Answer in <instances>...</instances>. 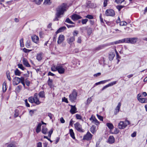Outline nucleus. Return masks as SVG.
I'll list each match as a JSON object with an SVG mask.
<instances>
[{"label":"nucleus","instance_id":"obj_1","mask_svg":"<svg viewBox=\"0 0 147 147\" xmlns=\"http://www.w3.org/2000/svg\"><path fill=\"white\" fill-rule=\"evenodd\" d=\"M66 10L67 5L66 4L63 3L59 6L56 9V13H57L58 16H59L60 15L63 14Z\"/></svg>","mask_w":147,"mask_h":147},{"label":"nucleus","instance_id":"obj_2","mask_svg":"<svg viewBox=\"0 0 147 147\" xmlns=\"http://www.w3.org/2000/svg\"><path fill=\"white\" fill-rule=\"evenodd\" d=\"M66 10L67 5L66 4L63 3L59 6L56 9V13H57L58 16H59L60 15L63 14Z\"/></svg>","mask_w":147,"mask_h":147},{"label":"nucleus","instance_id":"obj_3","mask_svg":"<svg viewBox=\"0 0 147 147\" xmlns=\"http://www.w3.org/2000/svg\"><path fill=\"white\" fill-rule=\"evenodd\" d=\"M77 96V93L76 91L74 90H73L72 93L69 95V99L71 102H74L76 99Z\"/></svg>","mask_w":147,"mask_h":147},{"label":"nucleus","instance_id":"obj_4","mask_svg":"<svg viewBox=\"0 0 147 147\" xmlns=\"http://www.w3.org/2000/svg\"><path fill=\"white\" fill-rule=\"evenodd\" d=\"M67 67H64L63 64L57 65V71L59 74H63Z\"/></svg>","mask_w":147,"mask_h":147},{"label":"nucleus","instance_id":"obj_5","mask_svg":"<svg viewBox=\"0 0 147 147\" xmlns=\"http://www.w3.org/2000/svg\"><path fill=\"white\" fill-rule=\"evenodd\" d=\"M105 15L107 16H114L115 13L113 10L111 9H107L105 13Z\"/></svg>","mask_w":147,"mask_h":147},{"label":"nucleus","instance_id":"obj_6","mask_svg":"<svg viewBox=\"0 0 147 147\" xmlns=\"http://www.w3.org/2000/svg\"><path fill=\"white\" fill-rule=\"evenodd\" d=\"M75 128L80 132H83L84 130L82 129V125L78 122H77L74 124Z\"/></svg>","mask_w":147,"mask_h":147},{"label":"nucleus","instance_id":"obj_7","mask_svg":"<svg viewBox=\"0 0 147 147\" xmlns=\"http://www.w3.org/2000/svg\"><path fill=\"white\" fill-rule=\"evenodd\" d=\"M21 77L20 78L17 77H14L13 80V85L16 86L18 84L21 82Z\"/></svg>","mask_w":147,"mask_h":147},{"label":"nucleus","instance_id":"obj_8","mask_svg":"<svg viewBox=\"0 0 147 147\" xmlns=\"http://www.w3.org/2000/svg\"><path fill=\"white\" fill-rule=\"evenodd\" d=\"M92 135L88 131L86 134L84 136L83 139V140H90L92 139Z\"/></svg>","mask_w":147,"mask_h":147},{"label":"nucleus","instance_id":"obj_9","mask_svg":"<svg viewBox=\"0 0 147 147\" xmlns=\"http://www.w3.org/2000/svg\"><path fill=\"white\" fill-rule=\"evenodd\" d=\"M34 102L36 105H38L40 103V102L38 97V94L37 93H35L34 95Z\"/></svg>","mask_w":147,"mask_h":147},{"label":"nucleus","instance_id":"obj_10","mask_svg":"<svg viewBox=\"0 0 147 147\" xmlns=\"http://www.w3.org/2000/svg\"><path fill=\"white\" fill-rule=\"evenodd\" d=\"M117 82V81H114L113 82L110 83H109L107 85H106L105 86H104L102 89L101 90V91H102L105 90V89L106 88H107L110 86H113L114 85H115L116 84Z\"/></svg>","mask_w":147,"mask_h":147},{"label":"nucleus","instance_id":"obj_11","mask_svg":"<svg viewBox=\"0 0 147 147\" xmlns=\"http://www.w3.org/2000/svg\"><path fill=\"white\" fill-rule=\"evenodd\" d=\"M64 36L63 35H60L58 38L57 43L58 44H61L64 40Z\"/></svg>","mask_w":147,"mask_h":147},{"label":"nucleus","instance_id":"obj_12","mask_svg":"<svg viewBox=\"0 0 147 147\" xmlns=\"http://www.w3.org/2000/svg\"><path fill=\"white\" fill-rule=\"evenodd\" d=\"M82 17L79 15L76 14L73 15L71 17V19L74 21L76 20L80 19Z\"/></svg>","mask_w":147,"mask_h":147},{"label":"nucleus","instance_id":"obj_13","mask_svg":"<svg viewBox=\"0 0 147 147\" xmlns=\"http://www.w3.org/2000/svg\"><path fill=\"white\" fill-rule=\"evenodd\" d=\"M71 107V109L70 110V112L72 114H73L77 112V109L75 107V106H73L69 105Z\"/></svg>","mask_w":147,"mask_h":147},{"label":"nucleus","instance_id":"obj_14","mask_svg":"<svg viewBox=\"0 0 147 147\" xmlns=\"http://www.w3.org/2000/svg\"><path fill=\"white\" fill-rule=\"evenodd\" d=\"M126 124H124V122L121 121L118 124V127L120 129H124L126 127Z\"/></svg>","mask_w":147,"mask_h":147},{"label":"nucleus","instance_id":"obj_15","mask_svg":"<svg viewBox=\"0 0 147 147\" xmlns=\"http://www.w3.org/2000/svg\"><path fill=\"white\" fill-rule=\"evenodd\" d=\"M31 39L33 42L36 43H37L39 40L38 37L35 35L31 36Z\"/></svg>","mask_w":147,"mask_h":147},{"label":"nucleus","instance_id":"obj_16","mask_svg":"<svg viewBox=\"0 0 147 147\" xmlns=\"http://www.w3.org/2000/svg\"><path fill=\"white\" fill-rule=\"evenodd\" d=\"M121 105V103L120 102L119 103L117 106L116 107V109L115 110L114 114L116 115L117 113H118L119 111Z\"/></svg>","mask_w":147,"mask_h":147},{"label":"nucleus","instance_id":"obj_17","mask_svg":"<svg viewBox=\"0 0 147 147\" xmlns=\"http://www.w3.org/2000/svg\"><path fill=\"white\" fill-rule=\"evenodd\" d=\"M90 119V120H92V122L96 125H98L99 124V122L95 117H91Z\"/></svg>","mask_w":147,"mask_h":147},{"label":"nucleus","instance_id":"obj_18","mask_svg":"<svg viewBox=\"0 0 147 147\" xmlns=\"http://www.w3.org/2000/svg\"><path fill=\"white\" fill-rule=\"evenodd\" d=\"M75 40V37L71 36L67 39L68 43L70 45H71L73 42Z\"/></svg>","mask_w":147,"mask_h":147},{"label":"nucleus","instance_id":"obj_19","mask_svg":"<svg viewBox=\"0 0 147 147\" xmlns=\"http://www.w3.org/2000/svg\"><path fill=\"white\" fill-rule=\"evenodd\" d=\"M23 63L24 65L27 67H30V65L29 63L27 60L25 58H24L23 60Z\"/></svg>","mask_w":147,"mask_h":147},{"label":"nucleus","instance_id":"obj_20","mask_svg":"<svg viewBox=\"0 0 147 147\" xmlns=\"http://www.w3.org/2000/svg\"><path fill=\"white\" fill-rule=\"evenodd\" d=\"M115 142V139L113 136H110L109 138L108 142L110 144L113 143Z\"/></svg>","mask_w":147,"mask_h":147},{"label":"nucleus","instance_id":"obj_21","mask_svg":"<svg viewBox=\"0 0 147 147\" xmlns=\"http://www.w3.org/2000/svg\"><path fill=\"white\" fill-rule=\"evenodd\" d=\"M115 53L114 52H111L109 53V58L110 60H112L115 56Z\"/></svg>","mask_w":147,"mask_h":147},{"label":"nucleus","instance_id":"obj_22","mask_svg":"<svg viewBox=\"0 0 147 147\" xmlns=\"http://www.w3.org/2000/svg\"><path fill=\"white\" fill-rule=\"evenodd\" d=\"M66 28L65 26H62L56 32V34H58L59 32H61L63 31L66 29Z\"/></svg>","mask_w":147,"mask_h":147},{"label":"nucleus","instance_id":"obj_23","mask_svg":"<svg viewBox=\"0 0 147 147\" xmlns=\"http://www.w3.org/2000/svg\"><path fill=\"white\" fill-rule=\"evenodd\" d=\"M42 125L41 123H39L37 126L36 129V132L37 133H39L41 130V127Z\"/></svg>","mask_w":147,"mask_h":147},{"label":"nucleus","instance_id":"obj_24","mask_svg":"<svg viewBox=\"0 0 147 147\" xmlns=\"http://www.w3.org/2000/svg\"><path fill=\"white\" fill-rule=\"evenodd\" d=\"M137 39L136 38H130V43L134 44L136 43L137 41Z\"/></svg>","mask_w":147,"mask_h":147},{"label":"nucleus","instance_id":"obj_25","mask_svg":"<svg viewBox=\"0 0 147 147\" xmlns=\"http://www.w3.org/2000/svg\"><path fill=\"white\" fill-rule=\"evenodd\" d=\"M42 53H40L37 54L36 56V59L38 61H40L42 59Z\"/></svg>","mask_w":147,"mask_h":147},{"label":"nucleus","instance_id":"obj_26","mask_svg":"<svg viewBox=\"0 0 147 147\" xmlns=\"http://www.w3.org/2000/svg\"><path fill=\"white\" fill-rule=\"evenodd\" d=\"M6 83L4 82L3 84V92H5L7 89Z\"/></svg>","mask_w":147,"mask_h":147},{"label":"nucleus","instance_id":"obj_27","mask_svg":"<svg viewBox=\"0 0 147 147\" xmlns=\"http://www.w3.org/2000/svg\"><path fill=\"white\" fill-rule=\"evenodd\" d=\"M47 131V129L44 126H42V133L44 134H46Z\"/></svg>","mask_w":147,"mask_h":147},{"label":"nucleus","instance_id":"obj_28","mask_svg":"<svg viewBox=\"0 0 147 147\" xmlns=\"http://www.w3.org/2000/svg\"><path fill=\"white\" fill-rule=\"evenodd\" d=\"M69 133L70 135L71 136L73 139L75 138V137L74 136V134L73 131V130L72 129H69Z\"/></svg>","mask_w":147,"mask_h":147},{"label":"nucleus","instance_id":"obj_29","mask_svg":"<svg viewBox=\"0 0 147 147\" xmlns=\"http://www.w3.org/2000/svg\"><path fill=\"white\" fill-rule=\"evenodd\" d=\"M138 101L142 103H144L147 102V99L146 98H141L139 99Z\"/></svg>","mask_w":147,"mask_h":147},{"label":"nucleus","instance_id":"obj_30","mask_svg":"<svg viewBox=\"0 0 147 147\" xmlns=\"http://www.w3.org/2000/svg\"><path fill=\"white\" fill-rule=\"evenodd\" d=\"M48 85L51 88L53 87V80L52 79H51L50 78H49V79L48 81Z\"/></svg>","mask_w":147,"mask_h":147},{"label":"nucleus","instance_id":"obj_31","mask_svg":"<svg viewBox=\"0 0 147 147\" xmlns=\"http://www.w3.org/2000/svg\"><path fill=\"white\" fill-rule=\"evenodd\" d=\"M32 1L34 2L38 5H40L42 1L43 0H32Z\"/></svg>","mask_w":147,"mask_h":147},{"label":"nucleus","instance_id":"obj_32","mask_svg":"<svg viewBox=\"0 0 147 147\" xmlns=\"http://www.w3.org/2000/svg\"><path fill=\"white\" fill-rule=\"evenodd\" d=\"M106 125L110 129H112L114 128V126L111 123H107L106 124Z\"/></svg>","mask_w":147,"mask_h":147},{"label":"nucleus","instance_id":"obj_33","mask_svg":"<svg viewBox=\"0 0 147 147\" xmlns=\"http://www.w3.org/2000/svg\"><path fill=\"white\" fill-rule=\"evenodd\" d=\"M96 126L94 125H92L90 128V131L93 133H94L96 132Z\"/></svg>","mask_w":147,"mask_h":147},{"label":"nucleus","instance_id":"obj_34","mask_svg":"<svg viewBox=\"0 0 147 147\" xmlns=\"http://www.w3.org/2000/svg\"><path fill=\"white\" fill-rule=\"evenodd\" d=\"M14 117L16 118L18 116L19 114V110L18 109H15L14 111Z\"/></svg>","mask_w":147,"mask_h":147},{"label":"nucleus","instance_id":"obj_35","mask_svg":"<svg viewBox=\"0 0 147 147\" xmlns=\"http://www.w3.org/2000/svg\"><path fill=\"white\" fill-rule=\"evenodd\" d=\"M123 43H130V38H126L123 39Z\"/></svg>","mask_w":147,"mask_h":147},{"label":"nucleus","instance_id":"obj_36","mask_svg":"<svg viewBox=\"0 0 147 147\" xmlns=\"http://www.w3.org/2000/svg\"><path fill=\"white\" fill-rule=\"evenodd\" d=\"M15 75L18 76H20L21 74V72L18 69H16L14 71Z\"/></svg>","mask_w":147,"mask_h":147},{"label":"nucleus","instance_id":"obj_37","mask_svg":"<svg viewBox=\"0 0 147 147\" xmlns=\"http://www.w3.org/2000/svg\"><path fill=\"white\" fill-rule=\"evenodd\" d=\"M40 97L41 98H45L44 92L43 91L40 92L38 94Z\"/></svg>","mask_w":147,"mask_h":147},{"label":"nucleus","instance_id":"obj_38","mask_svg":"<svg viewBox=\"0 0 147 147\" xmlns=\"http://www.w3.org/2000/svg\"><path fill=\"white\" fill-rule=\"evenodd\" d=\"M34 97L32 96L29 97L28 98V100L29 102L31 103H34Z\"/></svg>","mask_w":147,"mask_h":147},{"label":"nucleus","instance_id":"obj_39","mask_svg":"<svg viewBox=\"0 0 147 147\" xmlns=\"http://www.w3.org/2000/svg\"><path fill=\"white\" fill-rule=\"evenodd\" d=\"M122 40H123V39H121V40H117V41H116L113 42V44H117L123 43V41Z\"/></svg>","mask_w":147,"mask_h":147},{"label":"nucleus","instance_id":"obj_40","mask_svg":"<svg viewBox=\"0 0 147 147\" xmlns=\"http://www.w3.org/2000/svg\"><path fill=\"white\" fill-rule=\"evenodd\" d=\"M57 65H54L51 68V70L52 71H57Z\"/></svg>","mask_w":147,"mask_h":147},{"label":"nucleus","instance_id":"obj_41","mask_svg":"<svg viewBox=\"0 0 147 147\" xmlns=\"http://www.w3.org/2000/svg\"><path fill=\"white\" fill-rule=\"evenodd\" d=\"M92 97H91L89 98L87 100L86 102V104L88 105L92 101Z\"/></svg>","mask_w":147,"mask_h":147},{"label":"nucleus","instance_id":"obj_42","mask_svg":"<svg viewBox=\"0 0 147 147\" xmlns=\"http://www.w3.org/2000/svg\"><path fill=\"white\" fill-rule=\"evenodd\" d=\"M23 41H24V40L23 38L21 39L20 40V47H23L24 46Z\"/></svg>","mask_w":147,"mask_h":147},{"label":"nucleus","instance_id":"obj_43","mask_svg":"<svg viewBox=\"0 0 147 147\" xmlns=\"http://www.w3.org/2000/svg\"><path fill=\"white\" fill-rule=\"evenodd\" d=\"M21 81L20 82L23 85L24 87H25V84L24 83V77H21Z\"/></svg>","mask_w":147,"mask_h":147},{"label":"nucleus","instance_id":"obj_44","mask_svg":"<svg viewBox=\"0 0 147 147\" xmlns=\"http://www.w3.org/2000/svg\"><path fill=\"white\" fill-rule=\"evenodd\" d=\"M18 66L19 68L22 70H24L25 69L22 64H19L18 65Z\"/></svg>","mask_w":147,"mask_h":147},{"label":"nucleus","instance_id":"obj_45","mask_svg":"<svg viewBox=\"0 0 147 147\" xmlns=\"http://www.w3.org/2000/svg\"><path fill=\"white\" fill-rule=\"evenodd\" d=\"M56 16L55 17V18L53 19L54 21H58L59 20L58 18H60L61 17L60 15L58 17L57 13H56Z\"/></svg>","mask_w":147,"mask_h":147},{"label":"nucleus","instance_id":"obj_46","mask_svg":"<svg viewBox=\"0 0 147 147\" xmlns=\"http://www.w3.org/2000/svg\"><path fill=\"white\" fill-rule=\"evenodd\" d=\"M88 20L87 19H82L81 20V22L82 24H86L88 22Z\"/></svg>","mask_w":147,"mask_h":147},{"label":"nucleus","instance_id":"obj_47","mask_svg":"<svg viewBox=\"0 0 147 147\" xmlns=\"http://www.w3.org/2000/svg\"><path fill=\"white\" fill-rule=\"evenodd\" d=\"M124 7V6L123 5H117L116 6V8L118 9L119 11H120L121 9Z\"/></svg>","mask_w":147,"mask_h":147},{"label":"nucleus","instance_id":"obj_48","mask_svg":"<svg viewBox=\"0 0 147 147\" xmlns=\"http://www.w3.org/2000/svg\"><path fill=\"white\" fill-rule=\"evenodd\" d=\"M127 23L125 21H122L120 22V25L121 26H126Z\"/></svg>","mask_w":147,"mask_h":147},{"label":"nucleus","instance_id":"obj_49","mask_svg":"<svg viewBox=\"0 0 147 147\" xmlns=\"http://www.w3.org/2000/svg\"><path fill=\"white\" fill-rule=\"evenodd\" d=\"M125 0H115V2L117 4H121Z\"/></svg>","mask_w":147,"mask_h":147},{"label":"nucleus","instance_id":"obj_50","mask_svg":"<svg viewBox=\"0 0 147 147\" xmlns=\"http://www.w3.org/2000/svg\"><path fill=\"white\" fill-rule=\"evenodd\" d=\"M92 32V28H89L87 30V33L88 35H90Z\"/></svg>","mask_w":147,"mask_h":147},{"label":"nucleus","instance_id":"obj_51","mask_svg":"<svg viewBox=\"0 0 147 147\" xmlns=\"http://www.w3.org/2000/svg\"><path fill=\"white\" fill-rule=\"evenodd\" d=\"M36 111V110H31L30 111L29 113L31 116H32L33 115L34 111Z\"/></svg>","mask_w":147,"mask_h":147},{"label":"nucleus","instance_id":"obj_52","mask_svg":"<svg viewBox=\"0 0 147 147\" xmlns=\"http://www.w3.org/2000/svg\"><path fill=\"white\" fill-rule=\"evenodd\" d=\"M30 45V42L29 41H27L25 45L26 47L27 48H29Z\"/></svg>","mask_w":147,"mask_h":147},{"label":"nucleus","instance_id":"obj_53","mask_svg":"<svg viewBox=\"0 0 147 147\" xmlns=\"http://www.w3.org/2000/svg\"><path fill=\"white\" fill-rule=\"evenodd\" d=\"M50 3V0H45L44 4L45 5H49Z\"/></svg>","mask_w":147,"mask_h":147},{"label":"nucleus","instance_id":"obj_54","mask_svg":"<svg viewBox=\"0 0 147 147\" xmlns=\"http://www.w3.org/2000/svg\"><path fill=\"white\" fill-rule=\"evenodd\" d=\"M6 75L8 79V80L9 81H10L11 80V78L10 76V74L9 73V72L8 73L7 72L6 73Z\"/></svg>","mask_w":147,"mask_h":147},{"label":"nucleus","instance_id":"obj_55","mask_svg":"<svg viewBox=\"0 0 147 147\" xmlns=\"http://www.w3.org/2000/svg\"><path fill=\"white\" fill-rule=\"evenodd\" d=\"M86 17L89 19H93V17L92 15H87L86 16Z\"/></svg>","mask_w":147,"mask_h":147},{"label":"nucleus","instance_id":"obj_56","mask_svg":"<svg viewBox=\"0 0 147 147\" xmlns=\"http://www.w3.org/2000/svg\"><path fill=\"white\" fill-rule=\"evenodd\" d=\"M76 117L77 119H82L81 116L80 115L78 114L76 115Z\"/></svg>","mask_w":147,"mask_h":147},{"label":"nucleus","instance_id":"obj_57","mask_svg":"<svg viewBox=\"0 0 147 147\" xmlns=\"http://www.w3.org/2000/svg\"><path fill=\"white\" fill-rule=\"evenodd\" d=\"M78 31L76 30L74 31L73 32V36L75 37V36H76L78 34Z\"/></svg>","mask_w":147,"mask_h":147},{"label":"nucleus","instance_id":"obj_58","mask_svg":"<svg viewBox=\"0 0 147 147\" xmlns=\"http://www.w3.org/2000/svg\"><path fill=\"white\" fill-rule=\"evenodd\" d=\"M110 80L109 79V80H103V81H100V84H104L109 81Z\"/></svg>","mask_w":147,"mask_h":147},{"label":"nucleus","instance_id":"obj_59","mask_svg":"<svg viewBox=\"0 0 147 147\" xmlns=\"http://www.w3.org/2000/svg\"><path fill=\"white\" fill-rule=\"evenodd\" d=\"M97 116L98 118L100 121H103V117H102L99 115L98 114L97 115Z\"/></svg>","mask_w":147,"mask_h":147},{"label":"nucleus","instance_id":"obj_60","mask_svg":"<svg viewBox=\"0 0 147 147\" xmlns=\"http://www.w3.org/2000/svg\"><path fill=\"white\" fill-rule=\"evenodd\" d=\"M25 82L26 83V84L27 86H29L30 82L29 81L27 80H25Z\"/></svg>","mask_w":147,"mask_h":147},{"label":"nucleus","instance_id":"obj_61","mask_svg":"<svg viewBox=\"0 0 147 147\" xmlns=\"http://www.w3.org/2000/svg\"><path fill=\"white\" fill-rule=\"evenodd\" d=\"M124 124H126V127L128 125L130 124V122L129 121L126 120L125 121V123L124 122Z\"/></svg>","mask_w":147,"mask_h":147},{"label":"nucleus","instance_id":"obj_62","mask_svg":"<svg viewBox=\"0 0 147 147\" xmlns=\"http://www.w3.org/2000/svg\"><path fill=\"white\" fill-rule=\"evenodd\" d=\"M108 0H104V7H106L107 4V2Z\"/></svg>","mask_w":147,"mask_h":147},{"label":"nucleus","instance_id":"obj_63","mask_svg":"<svg viewBox=\"0 0 147 147\" xmlns=\"http://www.w3.org/2000/svg\"><path fill=\"white\" fill-rule=\"evenodd\" d=\"M77 42L78 43H81V42H82V40H81V37L80 36L78 38Z\"/></svg>","mask_w":147,"mask_h":147},{"label":"nucleus","instance_id":"obj_64","mask_svg":"<svg viewBox=\"0 0 147 147\" xmlns=\"http://www.w3.org/2000/svg\"><path fill=\"white\" fill-rule=\"evenodd\" d=\"M7 147H16L15 145L13 144H8Z\"/></svg>","mask_w":147,"mask_h":147}]
</instances>
